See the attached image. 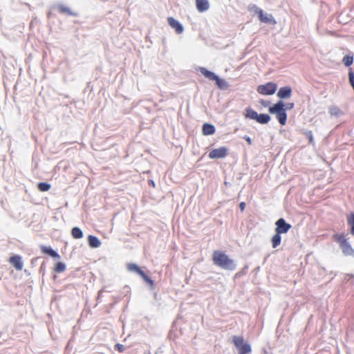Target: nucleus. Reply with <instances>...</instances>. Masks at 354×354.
<instances>
[{"label":"nucleus","mask_w":354,"mask_h":354,"mask_svg":"<svg viewBox=\"0 0 354 354\" xmlns=\"http://www.w3.org/2000/svg\"><path fill=\"white\" fill-rule=\"evenodd\" d=\"M333 239L337 242L345 255H353L354 250L348 242L344 234H335L333 235Z\"/></svg>","instance_id":"20e7f679"},{"label":"nucleus","mask_w":354,"mask_h":354,"mask_svg":"<svg viewBox=\"0 0 354 354\" xmlns=\"http://www.w3.org/2000/svg\"><path fill=\"white\" fill-rule=\"evenodd\" d=\"M115 349L120 353H122L124 351V346L120 344H116L115 345Z\"/></svg>","instance_id":"cd10ccee"},{"label":"nucleus","mask_w":354,"mask_h":354,"mask_svg":"<svg viewBox=\"0 0 354 354\" xmlns=\"http://www.w3.org/2000/svg\"><path fill=\"white\" fill-rule=\"evenodd\" d=\"M247 141H248L249 143H251V140H250V138H247Z\"/></svg>","instance_id":"72a5a7b5"},{"label":"nucleus","mask_w":354,"mask_h":354,"mask_svg":"<svg viewBox=\"0 0 354 354\" xmlns=\"http://www.w3.org/2000/svg\"><path fill=\"white\" fill-rule=\"evenodd\" d=\"M71 235L74 239H79L83 237L82 231L77 227H75L72 229Z\"/></svg>","instance_id":"a211bd4d"},{"label":"nucleus","mask_w":354,"mask_h":354,"mask_svg":"<svg viewBox=\"0 0 354 354\" xmlns=\"http://www.w3.org/2000/svg\"><path fill=\"white\" fill-rule=\"evenodd\" d=\"M149 184L151 185L152 187H155V183L153 180H150L148 181Z\"/></svg>","instance_id":"2f4dec72"},{"label":"nucleus","mask_w":354,"mask_h":354,"mask_svg":"<svg viewBox=\"0 0 354 354\" xmlns=\"http://www.w3.org/2000/svg\"><path fill=\"white\" fill-rule=\"evenodd\" d=\"M127 269L129 271L138 273L148 284L153 286L154 282L135 263H129L127 265Z\"/></svg>","instance_id":"6e6552de"},{"label":"nucleus","mask_w":354,"mask_h":354,"mask_svg":"<svg viewBox=\"0 0 354 354\" xmlns=\"http://www.w3.org/2000/svg\"><path fill=\"white\" fill-rule=\"evenodd\" d=\"M167 21L169 25L175 30L177 34H181L183 32V26L173 17H168Z\"/></svg>","instance_id":"9b49d317"},{"label":"nucleus","mask_w":354,"mask_h":354,"mask_svg":"<svg viewBox=\"0 0 354 354\" xmlns=\"http://www.w3.org/2000/svg\"><path fill=\"white\" fill-rule=\"evenodd\" d=\"M58 10L62 13H66V14H68L69 15H73V12H71L70 8H67V7L63 6V5L59 6Z\"/></svg>","instance_id":"393cba45"},{"label":"nucleus","mask_w":354,"mask_h":354,"mask_svg":"<svg viewBox=\"0 0 354 354\" xmlns=\"http://www.w3.org/2000/svg\"><path fill=\"white\" fill-rule=\"evenodd\" d=\"M212 261L214 265L225 270H234V261L223 251L215 250L212 254Z\"/></svg>","instance_id":"f257e3e1"},{"label":"nucleus","mask_w":354,"mask_h":354,"mask_svg":"<svg viewBox=\"0 0 354 354\" xmlns=\"http://www.w3.org/2000/svg\"><path fill=\"white\" fill-rule=\"evenodd\" d=\"M348 78L349 82L354 90V73L353 72L352 69L351 68L348 73Z\"/></svg>","instance_id":"bb28decb"},{"label":"nucleus","mask_w":354,"mask_h":354,"mask_svg":"<svg viewBox=\"0 0 354 354\" xmlns=\"http://www.w3.org/2000/svg\"><path fill=\"white\" fill-rule=\"evenodd\" d=\"M199 71L206 78L209 80L215 81L216 86L218 88H223L224 85V81L218 77L216 75H215L213 72L208 71L204 67H200Z\"/></svg>","instance_id":"423d86ee"},{"label":"nucleus","mask_w":354,"mask_h":354,"mask_svg":"<svg viewBox=\"0 0 354 354\" xmlns=\"http://www.w3.org/2000/svg\"><path fill=\"white\" fill-rule=\"evenodd\" d=\"M259 20L263 23H273L275 24V20L272 18L271 15H264L263 11L259 9L257 11Z\"/></svg>","instance_id":"f8f14e48"},{"label":"nucleus","mask_w":354,"mask_h":354,"mask_svg":"<svg viewBox=\"0 0 354 354\" xmlns=\"http://www.w3.org/2000/svg\"><path fill=\"white\" fill-rule=\"evenodd\" d=\"M291 93H292V89L290 87L284 86V87L280 88V89L277 93V96L281 99L288 98V97H290Z\"/></svg>","instance_id":"4468645a"},{"label":"nucleus","mask_w":354,"mask_h":354,"mask_svg":"<svg viewBox=\"0 0 354 354\" xmlns=\"http://www.w3.org/2000/svg\"><path fill=\"white\" fill-rule=\"evenodd\" d=\"M261 104H262V105H263L264 106H267L268 103H267L266 102H263V101H262V102H261Z\"/></svg>","instance_id":"473e14b6"},{"label":"nucleus","mask_w":354,"mask_h":354,"mask_svg":"<svg viewBox=\"0 0 354 354\" xmlns=\"http://www.w3.org/2000/svg\"><path fill=\"white\" fill-rule=\"evenodd\" d=\"M342 62L345 66H349L353 62V57L352 55H346L344 57Z\"/></svg>","instance_id":"b1692460"},{"label":"nucleus","mask_w":354,"mask_h":354,"mask_svg":"<svg viewBox=\"0 0 354 354\" xmlns=\"http://www.w3.org/2000/svg\"><path fill=\"white\" fill-rule=\"evenodd\" d=\"M244 116L246 118L255 120L257 122L265 124L270 121V116L268 114H258L257 111L253 110L251 107H247L245 109Z\"/></svg>","instance_id":"7ed1b4c3"},{"label":"nucleus","mask_w":354,"mask_h":354,"mask_svg":"<svg viewBox=\"0 0 354 354\" xmlns=\"http://www.w3.org/2000/svg\"><path fill=\"white\" fill-rule=\"evenodd\" d=\"M277 86L275 83L268 82L257 87V92L261 95H270L275 93Z\"/></svg>","instance_id":"0eeeda50"},{"label":"nucleus","mask_w":354,"mask_h":354,"mask_svg":"<svg viewBox=\"0 0 354 354\" xmlns=\"http://www.w3.org/2000/svg\"><path fill=\"white\" fill-rule=\"evenodd\" d=\"M348 224L351 227V234L354 236V212L351 213L347 217Z\"/></svg>","instance_id":"aec40b11"},{"label":"nucleus","mask_w":354,"mask_h":354,"mask_svg":"<svg viewBox=\"0 0 354 354\" xmlns=\"http://www.w3.org/2000/svg\"><path fill=\"white\" fill-rule=\"evenodd\" d=\"M40 249H41V251L44 254H48L49 256H50L53 258H59L60 257L59 255L55 250H53L51 248L41 245L40 247Z\"/></svg>","instance_id":"dca6fc26"},{"label":"nucleus","mask_w":354,"mask_h":354,"mask_svg":"<svg viewBox=\"0 0 354 354\" xmlns=\"http://www.w3.org/2000/svg\"><path fill=\"white\" fill-rule=\"evenodd\" d=\"M268 111L271 114H274L276 118L281 125H285L287 121V114L286 113L285 104L282 101H279L273 106H270Z\"/></svg>","instance_id":"f03ea898"},{"label":"nucleus","mask_w":354,"mask_h":354,"mask_svg":"<svg viewBox=\"0 0 354 354\" xmlns=\"http://www.w3.org/2000/svg\"><path fill=\"white\" fill-rule=\"evenodd\" d=\"M8 261L17 271L22 270L23 261L21 256L18 254L11 256L9 258Z\"/></svg>","instance_id":"9d476101"},{"label":"nucleus","mask_w":354,"mask_h":354,"mask_svg":"<svg viewBox=\"0 0 354 354\" xmlns=\"http://www.w3.org/2000/svg\"><path fill=\"white\" fill-rule=\"evenodd\" d=\"M203 133L205 136L212 135L215 132V128L212 124L205 123L203 126Z\"/></svg>","instance_id":"f3484780"},{"label":"nucleus","mask_w":354,"mask_h":354,"mask_svg":"<svg viewBox=\"0 0 354 354\" xmlns=\"http://www.w3.org/2000/svg\"><path fill=\"white\" fill-rule=\"evenodd\" d=\"M272 246L273 248H276L281 243V236L280 234L276 232L271 239Z\"/></svg>","instance_id":"6ab92c4d"},{"label":"nucleus","mask_w":354,"mask_h":354,"mask_svg":"<svg viewBox=\"0 0 354 354\" xmlns=\"http://www.w3.org/2000/svg\"><path fill=\"white\" fill-rule=\"evenodd\" d=\"M239 207L241 209V210L243 212L244 211L245 208V203L244 202H241L240 204H239Z\"/></svg>","instance_id":"c756f323"},{"label":"nucleus","mask_w":354,"mask_h":354,"mask_svg":"<svg viewBox=\"0 0 354 354\" xmlns=\"http://www.w3.org/2000/svg\"><path fill=\"white\" fill-rule=\"evenodd\" d=\"M308 139H309L310 142V143H313V135H312V133H311V132H309V133H308Z\"/></svg>","instance_id":"7c9ffc66"},{"label":"nucleus","mask_w":354,"mask_h":354,"mask_svg":"<svg viewBox=\"0 0 354 354\" xmlns=\"http://www.w3.org/2000/svg\"><path fill=\"white\" fill-rule=\"evenodd\" d=\"M294 107V103H288L286 105H285V109L286 110H290Z\"/></svg>","instance_id":"c85d7f7f"},{"label":"nucleus","mask_w":354,"mask_h":354,"mask_svg":"<svg viewBox=\"0 0 354 354\" xmlns=\"http://www.w3.org/2000/svg\"><path fill=\"white\" fill-rule=\"evenodd\" d=\"M232 342L239 349V354H248L252 351L250 345L245 343L242 337L234 336L232 337Z\"/></svg>","instance_id":"39448f33"},{"label":"nucleus","mask_w":354,"mask_h":354,"mask_svg":"<svg viewBox=\"0 0 354 354\" xmlns=\"http://www.w3.org/2000/svg\"><path fill=\"white\" fill-rule=\"evenodd\" d=\"M227 153V149L224 147H221L219 149H214L210 152L209 155H226Z\"/></svg>","instance_id":"4be33fe9"},{"label":"nucleus","mask_w":354,"mask_h":354,"mask_svg":"<svg viewBox=\"0 0 354 354\" xmlns=\"http://www.w3.org/2000/svg\"><path fill=\"white\" fill-rule=\"evenodd\" d=\"M196 6L198 11L200 12H205L209 8L207 0H196Z\"/></svg>","instance_id":"ddd939ff"},{"label":"nucleus","mask_w":354,"mask_h":354,"mask_svg":"<svg viewBox=\"0 0 354 354\" xmlns=\"http://www.w3.org/2000/svg\"><path fill=\"white\" fill-rule=\"evenodd\" d=\"M330 113L331 115H338L341 113V111L337 106H333L330 108Z\"/></svg>","instance_id":"a878e982"},{"label":"nucleus","mask_w":354,"mask_h":354,"mask_svg":"<svg viewBox=\"0 0 354 354\" xmlns=\"http://www.w3.org/2000/svg\"><path fill=\"white\" fill-rule=\"evenodd\" d=\"M211 157H212V158H215L216 156H211Z\"/></svg>","instance_id":"f704fd0d"},{"label":"nucleus","mask_w":354,"mask_h":354,"mask_svg":"<svg viewBox=\"0 0 354 354\" xmlns=\"http://www.w3.org/2000/svg\"><path fill=\"white\" fill-rule=\"evenodd\" d=\"M88 245L92 248H96L100 246L101 242L99 239L95 236L89 235L88 236Z\"/></svg>","instance_id":"2eb2a0df"},{"label":"nucleus","mask_w":354,"mask_h":354,"mask_svg":"<svg viewBox=\"0 0 354 354\" xmlns=\"http://www.w3.org/2000/svg\"><path fill=\"white\" fill-rule=\"evenodd\" d=\"M37 187L41 192H47L50 189V185L47 183H39Z\"/></svg>","instance_id":"5701e85b"},{"label":"nucleus","mask_w":354,"mask_h":354,"mask_svg":"<svg viewBox=\"0 0 354 354\" xmlns=\"http://www.w3.org/2000/svg\"><path fill=\"white\" fill-rule=\"evenodd\" d=\"M66 270V266L62 262H58L55 264L54 271L58 273L63 272Z\"/></svg>","instance_id":"412c9836"},{"label":"nucleus","mask_w":354,"mask_h":354,"mask_svg":"<svg viewBox=\"0 0 354 354\" xmlns=\"http://www.w3.org/2000/svg\"><path fill=\"white\" fill-rule=\"evenodd\" d=\"M275 232L278 234H285L291 228V225L286 222L283 218H279L276 223Z\"/></svg>","instance_id":"1a4fd4ad"}]
</instances>
